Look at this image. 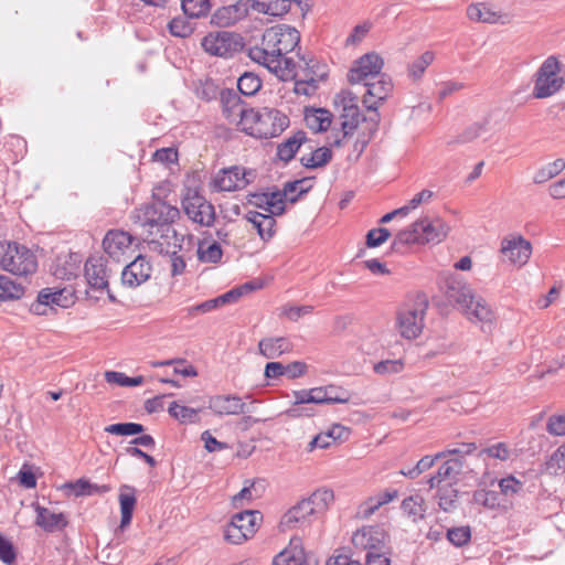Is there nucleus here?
I'll return each mask as SVG.
<instances>
[{"mask_svg": "<svg viewBox=\"0 0 565 565\" xmlns=\"http://www.w3.org/2000/svg\"><path fill=\"white\" fill-rule=\"evenodd\" d=\"M201 46L209 55L228 57L239 50L241 42L233 33L214 31L202 38Z\"/></svg>", "mask_w": 565, "mask_h": 565, "instance_id": "14", "label": "nucleus"}, {"mask_svg": "<svg viewBox=\"0 0 565 565\" xmlns=\"http://www.w3.org/2000/svg\"><path fill=\"white\" fill-rule=\"evenodd\" d=\"M466 461L462 458H449L439 468V477L446 481L455 482L461 475Z\"/></svg>", "mask_w": 565, "mask_h": 565, "instance_id": "42", "label": "nucleus"}, {"mask_svg": "<svg viewBox=\"0 0 565 565\" xmlns=\"http://www.w3.org/2000/svg\"><path fill=\"white\" fill-rule=\"evenodd\" d=\"M134 237L124 231H109L104 239L103 247L105 253L115 262H120L131 249Z\"/></svg>", "mask_w": 565, "mask_h": 565, "instance_id": "19", "label": "nucleus"}, {"mask_svg": "<svg viewBox=\"0 0 565 565\" xmlns=\"http://www.w3.org/2000/svg\"><path fill=\"white\" fill-rule=\"evenodd\" d=\"M427 308L426 297L419 295L399 307L395 326L401 337L413 340L420 335Z\"/></svg>", "mask_w": 565, "mask_h": 565, "instance_id": "8", "label": "nucleus"}, {"mask_svg": "<svg viewBox=\"0 0 565 565\" xmlns=\"http://www.w3.org/2000/svg\"><path fill=\"white\" fill-rule=\"evenodd\" d=\"M0 267L19 277L33 275L38 269L36 255L17 242L0 243Z\"/></svg>", "mask_w": 565, "mask_h": 565, "instance_id": "7", "label": "nucleus"}, {"mask_svg": "<svg viewBox=\"0 0 565 565\" xmlns=\"http://www.w3.org/2000/svg\"><path fill=\"white\" fill-rule=\"evenodd\" d=\"M170 32L180 38H185L192 33V28L189 22L181 18L173 19L169 23Z\"/></svg>", "mask_w": 565, "mask_h": 565, "instance_id": "64", "label": "nucleus"}, {"mask_svg": "<svg viewBox=\"0 0 565 565\" xmlns=\"http://www.w3.org/2000/svg\"><path fill=\"white\" fill-rule=\"evenodd\" d=\"M152 273V266L146 256L139 255L121 273L122 285L135 288L146 282Z\"/></svg>", "mask_w": 565, "mask_h": 565, "instance_id": "18", "label": "nucleus"}, {"mask_svg": "<svg viewBox=\"0 0 565 565\" xmlns=\"http://www.w3.org/2000/svg\"><path fill=\"white\" fill-rule=\"evenodd\" d=\"M510 264L522 267L530 258V242L522 236H510L502 239L500 249Z\"/></svg>", "mask_w": 565, "mask_h": 565, "instance_id": "17", "label": "nucleus"}, {"mask_svg": "<svg viewBox=\"0 0 565 565\" xmlns=\"http://www.w3.org/2000/svg\"><path fill=\"white\" fill-rule=\"evenodd\" d=\"M435 54L430 51L422 53L414 58L407 67V76L412 81H419L424 76L426 70L433 64Z\"/></svg>", "mask_w": 565, "mask_h": 565, "instance_id": "37", "label": "nucleus"}, {"mask_svg": "<svg viewBox=\"0 0 565 565\" xmlns=\"http://www.w3.org/2000/svg\"><path fill=\"white\" fill-rule=\"evenodd\" d=\"M303 551L299 539L291 540L290 545L274 557L273 565H294L296 562H301Z\"/></svg>", "mask_w": 565, "mask_h": 565, "instance_id": "35", "label": "nucleus"}, {"mask_svg": "<svg viewBox=\"0 0 565 565\" xmlns=\"http://www.w3.org/2000/svg\"><path fill=\"white\" fill-rule=\"evenodd\" d=\"M79 264L81 260L76 254L58 256L53 274L60 279H71L77 276Z\"/></svg>", "mask_w": 565, "mask_h": 565, "instance_id": "33", "label": "nucleus"}, {"mask_svg": "<svg viewBox=\"0 0 565 565\" xmlns=\"http://www.w3.org/2000/svg\"><path fill=\"white\" fill-rule=\"evenodd\" d=\"M249 179H211L210 189L215 192H235L245 189Z\"/></svg>", "mask_w": 565, "mask_h": 565, "instance_id": "43", "label": "nucleus"}, {"mask_svg": "<svg viewBox=\"0 0 565 565\" xmlns=\"http://www.w3.org/2000/svg\"><path fill=\"white\" fill-rule=\"evenodd\" d=\"M119 505H120V527L128 526L132 519V513L137 504L136 489L128 484H122L119 488Z\"/></svg>", "mask_w": 565, "mask_h": 565, "instance_id": "31", "label": "nucleus"}, {"mask_svg": "<svg viewBox=\"0 0 565 565\" xmlns=\"http://www.w3.org/2000/svg\"><path fill=\"white\" fill-rule=\"evenodd\" d=\"M418 226L416 221L407 228L398 231L392 242V250L401 253L409 245L422 244L423 238L419 236Z\"/></svg>", "mask_w": 565, "mask_h": 565, "instance_id": "34", "label": "nucleus"}, {"mask_svg": "<svg viewBox=\"0 0 565 565\" xmlns=\"http://www.w3.org/2000/svg\"><path fill=\"white\" fill-rule=\"evenodd\" d=\"M17 553L13 544L0 534V559L8 565L14 563Z\"/></svg>", "mask_w": 565, "mask_h": 565, "instance_id": "63", "label": "nucleus"}, {"mask_svg": "<svg viewBox=\"0 0 565 565\" xmlns=\"http://www.w3.org/2000/svg\"><path fill=\"white\" fill-rule=\"evenodd\" d=\"M258 520H262L259 511L246 510L234 514L224 529V539L232 544H242L255 534Z\"/></svg>", "mask_w": 565, "mask_h": 565, "instance_id": "13", "label": "nucleus"}, {"mask_svg": "<svg viewBox=\"0 0 565 565\" xmlns=\"http://www.w3.org/2000/svg\"><path fill=\"white\" fill-rule=\"evenodd\" d=\"M331 159V151L327 147H321L310 153L301 157V163L309 169H316L324 166Z\"/></svg>", "mask_w": 565, "mask_h": 565, "instance_id": "44", "label": "nucleus"}, {"mask_svg": "<svg viewBox=\"0 0 565 565\" xmlns=\"http://www.w3.org/2000/svg\"><path fill=\"white\" fill-rule=\"evenodd\" d=\"M308 179H295L294 181L287 182L284 185V189L277 190L280 194V201L286 203V201H289L290 203H295L298 201V199L310 191L312 185H307L306 181Z\"/></svg>", "mask_w": 565, "mask_h": 565, "instance_id": "36", "label": "nucleus"}, {"mask_svg": "<svg viewBox=\"0 0 565 565\" xmlns=\"http://www.w3.org/2000/svg\"><path fill=\"white\" fill-rule=\"evenodd\" d=\"M439 286L447 299L463 309L469 320L479 322H492L494 313L490 306L457 275L443 274L439 277Z\"/></svg>", "mask_w": 565, "mask_h": 565, "instance_id": "4", "label": "nucleus"}, {"mask_svg": "<svg viewBox=\"0 0 565 565\" xmlns=\"http://www.w3.org/2000/svg\"><path fill=\"white\" fill-rule=\"evenodd\" d=\"M422 244L440 243L446 238L449 226L440 218L429 220L427 217L417 221Z\"/></svg>", "mask_w": 565, "mask_h": 565, "instance_id": "24", "label": "nucleus"}, {"mask_svg": "<svg viewBox=\"0 0 565 565\" xmlns=\"http://www.w3.org/2000/svg\"><path fill=\"white\" fill-rule=\"evenodd\" d=\"M64 289L44 288L38 294V299L49 305L53 310L55 307L66 308L70 299L64 295Z\"/></svg>", "mask_w": 565, "mask_h": 565, "instance_id": "41", "label": "nucleus"}, {"mask_svg": "<svg viewBox=\"0 0 565 565\" xmlns=\"http://www.w3.org/2000/svg\"><path fill=\"white\" fill-rule=\"evenodd\" d=\"M303 121L311 132L323 134L332 127L334 115L324 107L307 106L303 108Z\"/></svg>", "mask_w": 565, "mask_h": 565, "instance_id": "22", "label": "nucleus"}, {"mask_svg": "<svg viewBox=\"0 0 565 565\" xmlns=\"http://www.w3.org/2000/svg\"><path fill=\"white\" fill-rule=\"evenodd\" d=\"M397 498L396 490H385L364 500L356 510L355 516L360 520L370 519L381 507Z\"/></svg>", "mask_w": 565, "mask_h": 565, "instance_id": "28", "label": "nucleus"}, {"mask_svg": "<svg viewBox=\"0 0 565 565\" xmlns=\"http://www.w3.org/2000/svg\"><path fill=\"white\" fill-rule=\"evenodd\" d=\"M246 14V10L239 3L231 4L218 9L214 18L221 25H231L242 20Z\"/></svg>", "mask_w": 565, "mask_h": 565, "instance_id": "38", "label": "nucleus"}, {"mask_svg": "<svg viewBox=\"0 0 565 565\" xmlns=\"http://www.w3.org/2000/svg\"><path fill=\"white\" fill-rule=\"evenodd\" d=\"M501 493L505 497H512L523 489V483L513 476H509L499 481Z\"/></svg>", "mask_w": 565, "mask_h": 565, "instance_id": "62", "label": "nucleus"}, {"mask_svg": "<svg viewBox=\"0 0 565 565\" xmlns=\"http://www.w3.org/2000/svg\"><path fill=\"white\" fill-rule=\"evenodd\" d=\"M467 17L477 23L504 24L510 21L509 14L487 2L470 4L467 8Z\"/></svg>", "mask_w": 565, "mask_h": 565, "instance_id": "21", "label": "nucleus"}, {"mask_svg": "<svg viewBox=\"0 0 565 565\" xmlns=\"http://www.w3.org/2000/svg\"><path fill=\"white\" fill-rule=\"evenodd\" d=\"M326 404H345L351 399V394L337 385L330 384L324 386Z\"/></svg>", "mask_w": 565, "mask_h": 565, "instance_id": "56", "label": "nucleus"}, {"mask_svg": "<svg viewBox=\"0 0 565 565\" xmlns=\"http://www.w3.org/2000/svg\"><path fill=\"white\" fill-rule=\"evenodd\" d=\"M402 509L407 515L413 516L414 519L423 518L425 512L424 499L418 495L408 497L403 500Z\"/></svg>", "mask_w": 565, "mask_h": 565, "instance_id": "57", "label": "nucleus"}, {"mask_svg": "<svg viewBox=\"0 0 565 565\" xmlns=\"http://www.w3.org/2000/svg\"><path fill=\"white\" fill-rule=\"evenodd\" d=\"M372 24L367 21L361 22L353 26L345 39L347 47H358L369 35Z\"/></svg>", "mask_w": 565, "mask_h": 565, "instance_id": "51", "label": "nucleus"}, {"mask_svg": "<svg viewBox=\"0 0 565 565\" xmlns=\"http://www.w3.org/2000/svg\"><path fill=\"white\" fill-rule=\"evenodd\" d=\"M145 430L143 426L138 423H118L105 427V431L118 436H132L141 434Z\"/></svg>", "mask_w": 565, "mask_h": 565, "instance_id": "54", "label": "nucleus"}, {"mask_svg": "<svg viewBox=\"0 0 565 565\" xmlns=\"http://www.w3.org/2000/svg\"><path fill=\"white\" fill-rule=\"evenodd\" d=\"M289 53L270 54L258 49H250L249 57L266 67L273 75L282 82H290L297 78L298 62L288 56Z\"/></svg>", "mask_w": 565, "mask_h": 565, "instance_id": "9", "label": "nucleus"}, {"mask_svg": "<svg viewBox=\"0 0 565 565\" xmlns=\"http://www.w3.org/2000/svg\"><path fill=\"white\" fill-rule=\"evenodd\" d=\"M249 203L266 212L265 214L281 215L286 210L284 202L280 201V194L276 190L254 193L250 195Z\"/></svg>", "mask_w": 565, "mask_h": 565, "instance_id": "27", "label": "nucleus"}, {"mask_svg": "<svg viewBox=\"0 0 565 565\" xmlns=\"http://www.w3.org/2000/svg\"><path fill=\"white\" fill-rule=\"evenodd\" d=\"M545 469L554 476L565 473V441L546 460Z\"/></svg>", "mask_w": 565, "mask_h": 565, "instance_id": "46", "label": "nucleus"}, {"mask_svg": "<svg viewBox=\"0 0 565 565\" xmlns=\"http://www.w3.org/2000/svg\"><path fill=\"white\" fill-rule=\"evenodd\" d=\"M196 254L200 262L216 264L222 259L223 250L217 242L203 241L199 244Z\"/></svg>", "mask_w": 565, "mask_h": 565, "instance_id": "39", "label": "nucleus"}, {"mask_svg": "<svg viewBox=\"0 0 565 565\" xmlns=\"http://www.w3.org/2000/svg\"><path fill=\"white\" fill-rule=\"evenodd\" d=\"M393 90V83L391 78L381 76L376 81L370 82L365 85V93L363 96V104L369 111H373L385 102Z\"/></svg>", "mask_w": 565, "mask_h": 565, "instance_id": "20", "label": "nucleus"}, {"mask_svg": "<svg viewBox=\"0 0 565 565\" xmlns=\"http://www.w3.org/2000/svg\"><path fill=\"white\" fill-rule=\"evenodd\" d=\"M438 505L445 512L452 511L456 508L458 490L451 484L441 487L437 492Z\"/></svg>", "mask_w": 565, "mask_h": 565, "instance_id": "50", "label": "nucleus"}, {"mask_svg": "<svg viewBox=\"0 0 565 565\" xmlns=\"http://www.w3.org/2000/svg\"><path fill=\"white\" fill-rule=\"evenodd\" d=\"M303 137L300 135L292 136L281 142L277 148V156L282 161L291 160L301 147Z\"/></svg>", "mask_w": 565, "mask_h": 565, "instance_id": "45", "label": "nucleus"}, {"mask_svg": "<svg viewBox=\"0 0 565 565\" xmlns=\"http://www.w3.org/2000/svg\"><path fill=\"white\" fill-rule=\"evenodd\" d=\"M24 295V287L14 282L8 276L0 275V301L20 299Z\"/></svg>", "mask_w": 565, "mask_h": 565, "instance_id": "40", "label": "nucleus"}, {"mask_svg": "<svg viewBox=\"0 0 565 565\" xmlns=\"http://www.w3.org/2000/svg\"><path fill=\"white\" fill-rule=\"evenodd\" d=\"M35 512V524L46 532L63 530L68 523L63 513H55L44 507L36 505Z\"/></svg>", "mask_w": 565, "mask_h": 565, "instance_id": "30", "label": "nucleus"}, {"mask_svg": "<svg viewBox=\"0 0 565 565\" xmlns=\"http://www.w3.org/2000/svg\"><path fill=\"white\" fill-rule=\"evenodd\" d=\"M447 539L456 546L467 544L471 539L469 526L452 527L447 531Z\"/></svg>", "mask_w": 565, "mask_h": 565, "instance_id": "58", "label": "nucleus"}, {"mask_svg": "<svg viewBox=\"0 0 565 565\" xmlns=\"http://www.w3.org/2000/svg\"><path fill=\"white\" fill-rule=\"evenodd\" d=\"M333 500L332 490L327 488L317 489L284 513L279 521L280 531L286 532L310 525L328 511Z\"/></svg>", "mask_w": 565, "mask_h": 565, "instance_id": "5", "label": "nucleus"}, {"mask_svg": "<svg viewBox=\"0 0 565 565\" xmlns=\"http://www.w3.org/2000/svg\"><path fill=\"white\" fill-rule=\"evenodd\" d=\"M179 217V209L161 200L137 209L132 216L134 222L148 234L145 239L158 243L161 246L160 250L166 253H169L170 248L182 247L184 236L179 235L173 228V223Z\"/></svg>", "mask_w": 565, "mask_h": 565, "instance_id": "1", "label": "nucleus"}, {"mask_svg": "<svg viewBox=\"0 0 565 565\" xmlns=\"http://www.w3.org/2000/svg\"><path fill=\"white\" fill-rule=\"evenodd\" d=\"M169 414L178 419L180 423H196L199 420L198 409L183 406L177 402H172L168 408Z\"/></svg>", "mask_w": 565, "mask_h": 565, "instance_id": "49", "label": "nucleus"}, {"mask_svg": "<svg viewBox=\"0 0 565 565\" xmlns=\"http://www.w3.org/2000/svg\"><path fill=\"white\" fill-rule=\"evenodd\" d=\"M565 84V72L561 74V64L555 56H548L536 73L533 96L547 98L558 93Z\"/></svg>", "mask_w": 565, "mask_h": 565, "instance_id": "10", "label": "nucleus"}, {"mask_svg": "<svg viewBox=\"0 0 565 565\" xmlns=\"http://www.w3.org/2000/svg\"><path fill=\"white\" fill-rule=\"evenodd\" d=\"M85 277L89 286L94 289H105L108 287V270L102 257H90L85 264Z\"/></svg>", "mask_w": 565, "mask_h": 565, "instance_id": "25", "label": "nucleus"}, {"mask_svg": "<svg viewBox=\"0 0 565 565\" xmlns=\"http://www.w3.org/2000/svg\"><path fill=\"white\" fill-rule=\"evenodd\" d=\"M472 502L491 510L500 505L498 493L486 489L476 490L472 494Z\"/></svg>", "mask_w": 565, "mask_h": 565, "instance_id": "52", "label": "nucleus"}, {"mask_svg": "<svg viewBox=\"0 0 565 565\" xmlns=\"http://www.w3.org/2000/svg\"><path fill=\"white\" fill-rule=\"evenodd\" d=\"M295 0H248L250 8L264 15L282 18L292 8Z\"/></svg>", "mask_w": 565, "mask_h": 565, "instance_id": "29", "label": "nucleus"}, {"mask_svg": "<svg viewBox=\"0 0 565 565\" xmlns=\"http://www.w3.org/2000/svg\"><path fill=\"white\" fill-rule=\"evenodd\" d=\"M387 533L380 525H367L356 530L351 539L353 546L359 551L380 552L385 546Z\"/></svg>", "mask_w": 565, "mask_h": 565, "instance_id": "16", "label": "nucleus"}, {"mask_svg": "<svg viewBox=\"0 0 565 565\" xmlns=\"http://www.w3.org/2000/svg\"><path fill=\"white\" fill-rule=\"evenodd\" d=\"M546 430L553 436H565V412L551 415L546 422Z\"/></svg>", "mask_w": 565, "mask_h": 565, "instance_id": "61", "label": "nucleus"}, {"mask_svg": "<svg viewBox=\"0 0 565 565\" xmlns=\"http://www.w3.org/2000/svg\"><path fill=\"white\" fill-rule=\"evenodd\" d=\"M332 107L339 114L344 136L365 146L379 127L376 113L366 115L360 106L359 94L349 87L339 89L332 97Z\"/></svg>", "mask_w": 565, "mask_h": 565, "instance_id": "3", "label": "nucleus"}, {"mask_svg": "<svg viewBox=\"0 0 565 565\" xmlns=\"http://www.w3.org/2000/svg\"><path fill=\"white\" fill-rule=\"evenodd\" d=\"M300 42L299 32L289 25H275L263 34L262 46H254L266 53H291Z\"/></svg>", "mask_w": 565, "mask_h": 565, "instance_id": "11", "label": "nucleus"}, {"mask_svg": "<svg viewBox=\"0 0 565 565\" xmlns=\"http://www.w3.org/2000/svg\"><path fill=\"white\" fill-rule=\"evenodd\" d=\"M105 379L107 383L117 384L125 387L139 386L145 381L142 376L129 377L125 373L116 371H107L105 373Z\"/></svg>", "mask_w": 565, "mask_h": 565, "instance_id": "53", "label": "nucleus"}, {"mask_svg": "<svg viewBox=\"0 0 565 565\" xmlns=\"http://www.w3.org/2000/svg\"><path fill=\"white\" fill-rule=\"evenodd\" d=\"M181 4L185 15L192 19L204 17L211 10L210 0H182Z\"/></svg>", "mask_w": 565, "mask_h": 565, "instance_id": "47", "label": "nucleus"}, {"mask_svg": "<svg viewBox=\"0 0 565 565\" xmlns=\"http://www.w3.org/2000/svg\"><path fill=\"white\" fill-rule=\"evenodd\" d=\"M246 404L237 395H215L209 399V408L218 416L245 413Z\"/></svg>", "mask_w": 565, "mask_h": 565, "instance_id": "23", "label": "nucleus"}, {"mask_svg": "<svg viewBox=\"0 0 565 565\" xmlns=\"http://www.w3.org/2000/svg\"><path fill=\"white\" fill-rule=\"evenodd\" d=\"M276 215L265 214L257 211H248L246 213V220L250 222L254 228L257 230L258 235L262 239L268 241L275 234Z\"/></svg>", "mask_w": 565, "mask_h": 565, "instance_id": "32", "label": "nucleus"}, {"mask_svg": "<svg viewBox=\"0 0 565 565\" xmlns=\"http://www.w3.org/2000/svg\"><path fill=\"white\" fill-rule=\"evenodd\" d=\"M224 111L239 131L256 139L279 137L290 126L289 116L275 107H244L234 100L232 109Z\"/></svg>", "mask_w": 565, "mask_h": 565, "instance_id": "2", "label": "nucleus"}, {"mask_svg": "<svg viewBox=\"0 0 565 565\" xmlns=\"http://www.w3.org/2000/svg\"><path fill=\"white\" fill-rule=\"evenodd\" d=\"M391 237L390 230L385 227L372 228L366 234V246L377 247L384 244Z\"/></svg>", "mask_w": 565, "mask_h": 565, "instance_id": "59", "label": "nucleus"}, {"mask_svg": "<svg viewBox=\"0 0 565 565\" xmlns=\"http://www.w3.org/2000/svg\"><path fill=\"white\" fill-rule=\"evenodd\" d=\"M384 61L376 52H367L358 57L347 73V79L351 84H359L369 77L381 73Z\"/></svg>", "mask_w": 565, "mask_h": 565, "instance_id": "15", "label": "nucleus"}, {"mask_svg": "<svg viewBox=\"0 0 565 565\" xmlns=\"http://www.w3.org/2000/svg\"><path fill=\"white\" fill-rule=\"evenodd\" d=\"M292 349V343L286 337H267L258 342V352L268 360L278 359Z\"/></svg>", "mask_w": 565, "mask_h": 565, "instance_id": "26", "label": "nucleus"}, {"mask_svg": "<svg viewBox=\"0 0 565 565\" xmlns=\"http://www.w3.org/2000/svg\"><path fill=\"white\" fill-rule=\"evenodd\" d=\"M510 454H511V451L508 448L507 444L498 443L495 445H492L490 447L482 449L479 452V457L487 455L488 457L505 461L510 458Z\"/></svg>", "mask_w": 565, "mask_h": 565, "instance_id": "60", "label": "nucleus"}, {"mask_svg": "<svg viewBox=\"0 0 565 565\" xmlns=\"http://www.w3.org/2000/svg\"><path fill=\"white\" fill-rule=\"evenodd\" d=\"M477 450L476 443H461V444H452L448 445L445 450L437 452V458H462L465 460V456L471 455Z\"/></svg>", "mask_w": 565, "mask_h": 565, "instance_id": "48", "label": "nucleus"}, {"mask_svg": "<svg viewBox=\"0 0 565 565\" xmlns=\"http://www.w3.org/2000/svg\"><path fill=\"white\" fill-rule=\"evenodd\" d=\"M329 65L313 56L312 54H303L298 60V74L295 79L294 92L297 95L311 97L321 85L329 79Z\"/></svg>", "mask_w": 565, "mask_h": 565, "instance_id": "6", "label": "nucleus"}, {"mask_svg": "<svg viewBox=\"0 0 565 565\" xmlns=\"http://www.w3.org/2000/svg\"><path fill=\"white\" fill-rule=\"evenodd\" d=\"M237 87L242 94L252 96L260 89L262 83L255 74L245 73L238 78Z\"/></svg>", "mask_w": 565, "mask_h": 565, "instance_id": "55", "label": "nucleus"}, {"mask_svg": "<svg viewBox=\"0 0 565 565\" xmlns=\"http://www.w3.org/2000/svg\"><path fill=\"white\" fill-rule=\"evenodd\" d=\"M182 209L193 223L210 227L215 221V207L198 190L188 188L182 198Z\"/></svg>", "mask_w": 565, "mask_h": 565, "instance_id": "12", "label": "nucleus"}]
</instances>
